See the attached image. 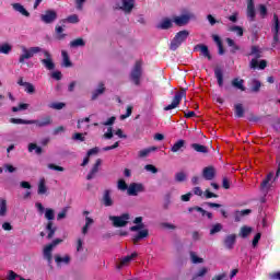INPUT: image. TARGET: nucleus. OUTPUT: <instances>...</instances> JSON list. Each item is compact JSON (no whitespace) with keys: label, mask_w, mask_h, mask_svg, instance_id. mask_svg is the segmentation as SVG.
<instances>
[{"label":"nucleus","mask_w":280,"mask_h":280,"mask_svg":"<svg viewBox=\"0 0 280 280\" xmlns=\"http://www.w3.org/2000/svg\"><path fill=\"white\" fill-rule=\"evenodd\" d=\"M62 32H65V28L62 26L57 25L55 27V33H56L57 40H65V38H67V34H65Z\"/></svg>","instance_id":"31"},{"label":"nucleus","mask_w":280,"mask_h":280,"mask_svg":"<svg viewBox=\"0 0 280 280\" xmlns=\"http://www.w3.org/2000/svg\"><path fill=\"white\" fill-rule=\"evenodd\" d=\"M226 43H228L229 47H232L230 50L231 54H237V51H240V46L237 44H235V40L228 37Z\"/></svg>","instance_id":"37"},{"label":"nucleus","mask_w":280,"mask_h":280,"mask_svg":"<svg viewBox=\"0 0 280 280\" xmlns=\"http://www.w3.org/2000/svg\"><path fill=\"white\" fill-rule=\"evenodd\" d=\"M187 38H189V31L184 30L176 33L170 44L171 51H176V49H178V47H180V45H183Z\"/></svg>","instance_id":"4"},{"label":"nucleus","mask_w":280,"mask_h":280,"mask_svg":"<svg viewBox=\"0 0 280 280\" xmlns=\"http://www.w3.org/2000/svg\"><path fill=\"white\" fill-rule=\"evenodd\" d=\"M51 250H54V247L50 244L46 245L44 248V257L47 261H51Z\"/></svg>","instance_id":"44"},{"label":"nucleus","mask_w":280,"mask_h":280,"mask_svg":"<svg viewBox=\"0 0 280 280\" xmlns=\"http://www.w3.org/2000/svg\"><path fill=\"white\" fill-rule=\"evenodd\" d=\"M174 27V24L172 23V20L170 18H164L158 25L156 30H172Z\"/></svg>","instance_id":"20"},{"label":"nucleus","mask_w":280,"mask_h":280,"mask_svg":"<svg viewBox=\"0 0 280 280\" xmlns=\"http://www.w3.org/2000/svg\"><path fill=\"white\" fill-rule=\"evenodd\" d=\"M148 235H150V231H148V229L141 230V231L138 232V234H136L132 237V243L135 245H137V244H139V242H141V240H145V237H148Z\"/></svg>","instance_id":"19"},{"label":"nucleus","mask_w":280,"mask_h":280,"mask_svg":"<svg viewBox=\"0 0 280 280\" xmlns=\"http://www.w3.org/2000/svg\"><path fill=\"white\" fill-rule=\"evenodd\" d=\"M252 84V93H259V91L261 90V82L259 80H253Z\"/></svg>","instance_id":"45"},{"label":"nucleus","mask_w":280,"mask_h":280,"mask_svg":"<svg viewBox=\"0 0 280 280\" xmlns=\"http://www.w3.org/2000/svg\"><path fill=\"white\" fill-rule=\"evenodd\" d=\"M101 202L102 205H104V207H113L114 201H113V197L110 196L109 189L104 190Z\"/></svg>","instance_id":"17"},{"label":"nucleus","mask_w":280,"mask_h":280,"mask_svg":"<svg viewBox=\"0 0 280 280\" xmlns=\"http://www.w3.org/2000/svg\"><path fill=\"white\" fill-rule=\"evenodd\" d=\"M45 59H42L40 62L47 69L48 71H54L56 69V63L54 62V59L51 58V52L49 50H42Z\"/></svg>","instance_id":"10"},{"label":"nucleus","mask_w":280,"mask_h":280,"mask_svg":"<svg viewBox=\"0 0 280 280\" xmlns=\"http://www.w3.org/2000/svg\"><path fill=\"white\" fill-rule=\"evenodd\" d=\"M150 152H156V147H151L139 151L138 156L139 159H145V156H148Z\"/></svg>","instance_id":"38"},{"label":"nucleus","mask_w":280,"mask_h":280,"mask_svg":"<svg viewBox=\"0 0 280 280\" xmlns=\"http://www.w3.org/2000/svg\"><path fill=\"white\" fill-rule=\"evenodd\" d=\"M194 19V13L187 12L185 14H182L179 16L173 18V23L177 25V27H185V25H188L189 22Z\"/></svg>","instance_id":"8"},{"label":"nucleus","mask_w":280,"mask_h":280,"mask_svg":"<svg viewBox=\"0 0 280 280\" xmlns=\"http://www.w3.org/2000/svg\"><path fill=\"white\" fill-rule=\"evenodd\" d=\"M22 51L23 54L19 58L20 65H24L25 60H30V58H34L35 54H40V51H43V48L38 46L31 47L28 49L26 47H22Z\"/></svg>","instance_id":"6"},{"label":"nucleus","mask_w":280,"mask_h":280,"mask_svg":"<svg viewBox=\"0 0 280 280\" xmlns=\"http://www.w3.org/2000/svg\"><path fill=\"white\" fill-rule=\"evenodd\" d=\"M25 93H28V95H34L36 93V88H34V84L27 82L24 85Z\"/></svg>","instance_id":"48"},{"label":"nucleus","mask_w":280,"mask_h":280,"mask_svg":"<svg viewBox=\"0 0 280 280\" xmlns=\"http://www.w3.org/2000/svg\"><path fill=\"white\" fill-rule=\"evenodd\" d=\"M45 178H42L38 184V190L37 194L39 196H43L44 194H47V185L45 184Z\"/></svg>","instance_id":"40"},{"label":"nucleus","mask_w":280,"mask_h":280,"mask_svg":"<svg viewBox=\"0 0 280 280\" xmlns=\"http://www.w3.org/2000/svg\"><path fill=\"white\" fill-rule=\"evenodd\" d=\"M141 75H143V61L138 60L130 72V80L136 86L141 84Z\"/></svg>","instance_id":"3"},{"label":"nucleus","mask_w":280,"mask_h":280,"mask_svg":"<svg viewBox=\"0 0 280 280\" xmlns=\"http://www.w3.org/2000/svg\"><path fill=\"white\" fill-rule=\"evenodd\" d=\"M55 261L57 266H62V264H65V266H69V264H71V256L66 255L65 257H61L60 255H56Z\"/></svg>","instance_id":"23"},{"label":"nucleus","mask_w":280,"mask_h":280,"mask_svg":"<svg viewBox=\"0 0 280 280\" xmlns=\"http://www.w3.org/2000/svg\"><path fill=\"white\" fill-rule=\"evenodd\" d=\"M275 176V174L269 173L266 178L261 182L260 184V191L261 194H264L265 196L268 194V191H270V182L272 180V177Z\"/></svg>","instance_id":"13"},{"label":"nucleus","mask_w":280,"mask_h":280,"mask_svg":"<svg viewBox=\"0 0 280 280\" xmlns=\"http://www.w3.org/2000/svg\"><path fill=\"white\" fill-rule=\"evenodd\" d=\"M183 148H185V140L179 139L177 142H175L173 144V147L171 148V151L180 152V150H183Z\"/></svg>","instance_id":"35"},{"label":"nucleus","mask_w":280,"mask_h":280,"mask_svg":"<svg viewBox=\"0 0 280 280\" xmlns=\"http://www.w3.org/2000/svg\"><path fill=\"white\" fill-rule=\"evenodd\" d=\"M161 229H167L168 231H176V225L167 222L160 223Z\"/></svg>","instance_id":"55"},{"label":"nucleus","mask_w":280,"mask_h":280,"mask_svg":"<svg viewBox=\"0 0 280 280\" xmlns=\"http://www.w3.org/2000/svg\"><path fill=\"white\" fill-rule=\"evenodd\" d=\"M117 187L120 191H127L128 192L129 186H128V184L126 183L125 179H119L118 184H117Z\"/></svg>","instance_id":"51"},{"label":"nucleus","mask_w":280,"mask_h":280,"mask_svg":"<svg viewBox=\"0 0 280 280\" xmlns=\"http://www.w3.org/2000/svg\"><path fill=\"white\" fill-rule=\"evenodd\" d=\"M137 253H132L131 255L124 257L120 260L118 268H124V266H128V264H130L135 259V257H137Z\"/></svg>","instance_id":"29"},{"label":"nucleus","mask_w":280,"mask_h":280,"mask_svg":"<svg viewBox=\"0 0 280 280\" xmlns=\"http://www.w3.org/2000/svg\"><path fill=\"white\" fill-rule=\"evenodd\" d=\"M183 97H187V89L180 88L177 93H175V96L172 101V104L164 107V110H174V108H178L180 105V102L183 101Z\"/></svg>","instance_id":"5"},{"label":"nucleus","mask_w":280,"mask_h":280,"mask_svg":"<svg viewBox=\"0 0 280 280\" xmlns=\"http://www.w3.org/2000/svg\"><path fill=\"white\" fill-rule=\"evenodd\" d=\"M85 45L86 42H84L82 37H79L70 42V47H84Z\"/></svg>","instance_id":"41"},{"label":"nucleus","mask_w":280,"mask_h":280,"mask_svg":"<svg viewBox=\"0 0 280 280\" xmlns=\"http://www.w3.org/2000/svg\"><path fill=\"white\" fill-rule=\"evenodd\" d=\"M122 5L120 7V10L124 12H132V9L135 8V0H121Z\"/></svg>","instance_id":"27"},{"label":"nucleus","mask_w":280,"mask_h":280,"mask_svg":"<svg viewBox=\"0 0 280 280\" xmlns=\"http://www.w3.org/2000/svg\"><path fill=\"white\" fill-rule=\"evenodd\" d=\"M58 20V12L56 10H46L44 14L40 15V21L46 25H51Z\"/></svg>","instance_id":"9"},{"label":"nucleus","mask_w":280,"mask_h":280,"mask_svg":"<svg viewBox=\"0 0 280 280\" xmlns=\"http://www.w3.org/2000/svg\"><path fill=\"white\" fill-rule=\"evenodd\" d=\"M104 91H106V88H104V83H100L98 89H96L92 93V100H96L97 97H100V95H103Z\"/></svg>","instance_id":"36"},{"label":"nucleus","mask_w":280,"mask_h":280,"mask_svg":"<svg viewBox=\"0 0 280 280\" xmlns=\"http://www.w3.org/2000/svg\"><path fill=\"white\" fill-rule=\"evenodd\" d=\"M202 178L205 180H213L215 178V167L207 166L202 170Z\"/></svg>","instance_id":"15"},{"label":"nucleus","mask_w":280,"mask_h":280,"mask_svg":"<svg viewBox=\"0 0 280 280\" xmlns=\"http://www.w3.org/2000/svg\"><path fill=\"white\" fill-rule=\"evenodd\" d=\"M232 86H234V89H238V91H246V86H244V79H233Z\"/></svg>","instance_id":"30"},{"label":"nucleus","mask_w":280,"mask_h":280,"mask_svg":"<svg viewBox=\"0 0 280 280\" xmlns=\"http://www.w3.org/2000/svg\"><path fill=\"white\" fill-rule=\"evenodd\" d=\"M250 213H253V210L250 209H245V210H236L234 212V220L235 222H242V218L246 217V215H250Z\"/></svg>","instance_id":"22"},{"label":"nucleus","mask_w":280,"mask_h":280,"mask_svg":"<svg viewBox=\"0 0 280 280\" xmlns=\"http://www.w3.org/2000/svg\"><path fill=\"white\" fill-rule=\"evenodd\" d=\"M5 213H8V201L0 199V215L3 217Z\"/></svg>","instance_id":"47"},{"label":"nucleus","mask_w":280,"mask_h":280,"mask_svg":"<svg viewBox=\"0 0 280 280\" xmlns=\"http://www.w3.org/2000/svg\"><path fill=\"white\" fill-rule=\"evenodd\" d=\"M203 196H205L207 199H210V198H218V195L214 194V192H211V190H209V189H206V191L203 192Z\"/></svg>","instance_id":"62"},{"label":"nucleus","mask_w":280,"mask_h":280,"mask_svg":"<svg viewBox=\"0 0 280 280\" xmlns=\"http://www.w3.org/2000/svg\"><path fill=\"white\" fill-rule=\"evenodd\" d=\"M235 117L242 118L244 117V105L242 103H237L234 105Z\"/></svg>","instance_id":"34"},{"label":"nucleus","mask_w":280,"mask_h":280,"mask_svg":"<svg viewBox=\"0 0 280 280\" xmlns=\"http://www.w3.org/2000/svg\"><path fill=\"white\" fill-rule=\"evenodd\" d=\"M142 229H145V224L138 223L137 225L129 228V231L137 232V231H141Z\"/></svg>","instance_id":"60"},{"label":"nucleus","mask_w":280,"mask_h":280,"mask_svg":"<svg viewBox=\"0 0 280 280\" xmlns=\"http://www.w3.org/2000/svg\"><path fill=\"white\" fill-rule=\"evenodd\" d=\"M13 10H15V12H20V14H22V16H30V13L27 11V9L25 7H23V4L21 3H13Z\"/></svg>","instance_id":"28"},{"label":"nucleus","mask_w":280,"mask_h":280,"mask_svg":"<svg viewBox=\"0 0 280 280\" xmlns=\"http://www.w3.org/2000/svg\"><path fill=\"white\" fill-rule=\"evenodd\" d=\"M235 242H237V235L229 234L223 240V245L228 250H233V248H235Z\"/></svg>","instance_id":"12"},{"label":"nucleus","mask_w":280,"mask_h":280,"mask_svg":"<svg viewBox=\"0 0 280 280\" xmlns=\"http://www.w3.org/2000/svg\"><path fill=\"white\" fill-rule=\"evenodd\" d=\"M34 150L37 154H43V148L37 147L36 143H30L28 144V152H34Z\"/></svg>","instance_id":"52"},{"label":"nucleus","mask_w":280,"mask_h":280,"mask_svg":"<svg viewBox=\"0 0 280 280\" xmlns=\"http://www.w3.org/2000/svg\"><path fill=\"white\" fill-rule=\"evenodd\" d=\"M48 170H54L55 172H65V167L56 165L54 163L48 164Z\"/></svg>","instance_id":"57"},{"label":"nucleus","mask_w":280,"mask_h":280,"mask_svg":"<svg viewBox=\"0 0 280 280\" xmlns=\"http://www.w3.org/2000/svg\"><path fill=\"white\" fill-rule=\"evenodd\" d=\"M273 40L275 43H279V15L277 13L273 14Z\"/></svg>","instance_id":"21"},{"label":"nucleus","mask_w":280,"mask_h":280,"mask_svg":"<svg viewBox=\"0 0 280 280\" xmlns=\"http://www.w3.org/2000/svg\"><path fill=\"white\" fill-rule=\"evenodd\" d=\"M100 165H102V159L95 161V164L86 176V180H93V178H95V174L100 172Z\"/></svg>","instance_id":"18"},{"label":"nucleus","mask_w":280,"mask_h":280,"mask_svg":"<svg viewBox=\"0 0 280 280\" xmlns=\"http://www.w3.org/2000/svg\"><path fill=\"white\" fill-rule=\"evenodd\" d=\"M144 170L147 172H151V174H158L159 173V168H156V166L152 165V164H147L144 166Z\"/></svg>","instance_id":"56"},{"label":"nucleus","mask_w":280,"mask_h":280,"mask_svg":"<svg viewBox=\"0 0 280 280\" xmlns=\"http://www.w3.org/2000/svg\"><path fill=\"white\" fill-rule=\"evenodd\" d=\"M194 51H200L201 56L203 58H207L208 60H211V52L209 51V46L205 44H198L194 47Z\"/></svg>","instance_id":"14"},{"label":"nucleus","mask_w":280,"mask_h":280,"mask_svg":"<svg viewBox=\"0 0 280 280\" xmlns=\"http://www.w3.org/2000/svg\"><path fill=\"white\" fill-rule=\"evenodd\" d=\"M249 67L250 69H260L261 71H264V69L268 67V61L266 59H262L260 61H258L257 59H252L249 62Z\"/></svg>","instance_id":"16"},{"label":"nucleus","mask_w":280,"mask_h":280,"mask_svg":"<svg viewBox=\"0 0 280 280\" xmlns=\"http://www.w3.org/2000/svg\"><path fill=\"white\" fill-rule=\"evenodd\" d=\"M250 233H253V228L250 226H242L241 231H240V237H243V240H246V237H248V235H250Z\"/></svg>","instance_id":"33"},{"label":"nucleus","mask_w":280,"mask_h":280,"mask_svg":"<svg viewBox=\"0 0 280 280\" xmlns=\"http://www.w3.org/2000/svg\"><path fill=\"white\" fill-rule=\"evenodd\" d=\"M10 124L24 125V126H36V128H47L54 124V118L51 115H46L42 119L25 120L23 118H11Z\"/></svg>","instance_id":"1"},{"label":"nucleus","mask_w":280,"mask_h":280,"mask_svg":"<svg viewBox=\"0 0 280 280\" xmlns=\"http://www.w3.org/2000/svg\"><path fill=\"white\" fill-rule=\"evenodd\" d=\"M12 51V46L10 44H2L0 46V54H10Z\"/></svg>","instance_id":"53"},{"label":"nucleus","mask_w":280,"mask_h":280,"mask_svg":"<svg viewBox=\"0 0 280 280\" xmlns=\"http://www.w3.org/2000/svg\"><path fill=\"white\" fill-rule=\"evenodd\" d=\"M18 277L21 278V276H19L16 272H14L13 270H10L8 275V280H16Z\"/></svg>","instance_id":"63"},{"label":"nucleus","mask_w":280,"mask_h":280,"mask_svg":"<svg viewBox=\"0 0 280 280\" xmlns=\"http://www.w3.org/2000/svg\"><path fill=\"white\" fill-rule=\"evenodd\" d=\"M223 226L221 223H215L210 229V235H215V233H220L222 231Z\"/></svg>","instance_id":"50"},{"label":"nucleus","mask_w":280,"mask_h":280,"mask_svg":"<svg viewBox=\"0 0 280 280\" xmlns=\"http://www.w3.org/2000/svg\"><path fill=\"white\" fill-rule=\"evenodd\" d=\"M61 56L63 58V67H73V63L71 62V59L69 58V54L67 52V50H62Z\"/></svg>","instance_id":"39"},{"label":"nucleus","mask_w":280,"mask_h":280,"mask_svg":"<svg viewBox=\"0 0 280 280\" xmlns=\"http://www.w3.org/2000/svg\"><path fill=\"white\" fill-rule=\"evenodd\" d=\"M231 32H236L237 36H244V28L242 26H232Z\"/></svg>","instance_id":"59"},{"label":"nucleus","mask_w":280,"mask_h":280,"mask_svg":"<svg viewBox=\"0 0 280 280\" xmlns=\"http://www.w3.org/2000/svg\"><path fill=\"white\" fill-rule=\"evenodd\" d=\"M145 191V186L141 183H131L128 188V196H139V194Z\"/></svg>","instance_id":"11"},{"label":"nucleus","mask_w":280,"mask_h":280,"mask_svg":"<svg viewBox=\"0 0 280 280\" xmlns=\"http://www.w3.org/2000/svg\"><path fill=\"white\" fill-rule=\"evenodd\" d=\"M175 180L176 183H185V180H187V175L185 172H178L175 174Z\"/></svg>","instance_id":"49"},{"label":"nucleus","mask_w":280,"mask_h":280,"mask_svg":"<svg viewBox=\"0 0 280 280\" xmlns=\"http://www.w3.org/2000/svg\"><path fill=\"white\" fill-rule=\"evenodd\" d=\"M207 272H209V269L207 267H202L198 273H195L192 276L191 280H200V278L205 277V275H207Z\"/></svg>","instance_id":"46"},{"label":"nucleus","mask_w":280,"mask_h":280,"mask_svg":"<svg viewBox=\"0 0 280 280\" xmlns=\"http://www.w3.org/2000/svg\"><path fill=\"white\" fill-rule=\"evenodd\" d=\"M248 56H254L253 60H259V58H261V50L259 49V46H252Z\"/></svg>","instance_id":"32"},{"label":"nucleus","mask_w":280,"mask_h":280,"mask_svg":"<svg viewBox=\"0 0 280 280\" xmlns=\"http://www.w3.org/2000/svg\"><path fill=\"white\" fill-rule=\"evenodd\" d=\"M190 148H192V150H195V152H198L199 154H209V148H207V145L200 143H192L190 144Z\"/></svg>","instance_id":"26"},{"label":"nucleus","mask_w":280,"mask_h":280,"mask_svg":"<svg viewBox=\"0 0 280 280\" xmlns=\"http://www.w3.org/2000/svg\"><path fill=\"white\" fill-rule=\"evenodd\" d=\"M214 77L217 78L218 85L224 86V72L222 68L218 67L214 69Z\"/></svg>","instance_id":"24"},{"label":"nucleus","mask_w":280,"mask_h":280,"mask_svg":"<svg viewBox=\"0 0 280 280\" xmlns=\"http://www.w3.org/2000/svg\"><path fill=\"white\" fill-rule=\"evenodd\" d=\"M30 108V104L27 103H20L18 106H13L11 108L12 113H19L21 110H27Z\"/></svg>","instance_id":"43"},{"label":"nucleus","mask_w":280,"mask_h":280,"mask_svg":"<svg viewBox=\"0 0 280 280\" xmlns=\"http://www.w3.org/2000/svg\"><path fill=\"white\" fill-rule=\"evenodd\" d=\"M271 280H280V271L269 273Z\"/></svg>","instance_id":"64"},{"label":"nucleus","mask_w":280,"mask_h":280,"mask_svg":"<svg viewBox=\"0 0 280 280\" xmlns=\"http://www.w3.org/2000/svg\"><path fill=\"white\" fill-rule=\"evenodd\" d=\"M258 10H259L260 16L262 19H266V16L268 15V8H266L265 4H259Z\"/></svg>","instance_id":"54"},{"label":"nucleus","mask_w":280,"mask_h":280,"mask_svg":"<svg viewBox=\"0 0 280 280\" xmlns=\"http://www.w3.org/2000/svg\"><path fill=\"white\" fill-rule=\"evenodd\" d=\"M109 220L110 222H113V226H115V229H121L128 225V221L130 220V214L122 213L120 217L110 215Z\"/></svg>","instance_id":"7"},{"label":"nucleus","mask_w":280,"mask_h":280,"mask_svg":"<svg viewBox=\"0 0 280 280\" xmlns=\"http://www.w3.org/2000/svg\"><path fill=\"white\" fill-rule=\"evenodd\" d=\"M192 264H202L203 259L198 257L194 252L190 253Z\"/></svg>","instance_id":"58"},{"label":"nucleus","mask_w":280,"mask_h":280,"mask_svg":"<svg viewBox=\"0 0 280 280\" xmlns=\"http://www.w3.org/2000/svg\"><path fill=\"white\" fill-rule=\"evenodd\" d=\"M50 108H54L55 110H62V108H65V103H51Z\"/></svg>","instance_id":"61"},{"label":"nucleus","mask_w":280,"mask_h":280,"mask_svg":"<svg viewBox=\"0 0 280 280\" xmlns=\"http://www.w3.org/2000/svg\"><path fill=\"white\" fill-rule=\"evenodd\" d=\"M45 218L48 220V223L46 224V231L48 233L47 240H52L54 235H56V231H58V228L54 225V221L56 220V213L54 212V209L47 208L45 212Z\"/></svg>","instance_id":"2"},{"label":"nucleus","mask_w":280,"mask_h":280,"mask_svg":"<svg viewBox=\"0 0 280 280\" xmlns=\"http://www.w3.org/2000/svg\"><path fill=\"white\" fill-rule=\"evenodd\" d=\"M61 23H80V18H78V14L69 15L67 19L61 20Z\"/></svg>","instance_id":"42"},{"label":"nucleus","mask_w":280,"mask_h":280,"mask_svg":"<svg viewBox=\"0 0 280 280\" xmlns=\"http://www.w3.org/2000/svg\"><path fill=\"white\" fill-rule=\"evenodd\" d=\"M247 16L250 18V21H255V16H257L255 12V2L253 0H248L247 2Z\"/></svg>","instance_id":"25"}]
</instances>
